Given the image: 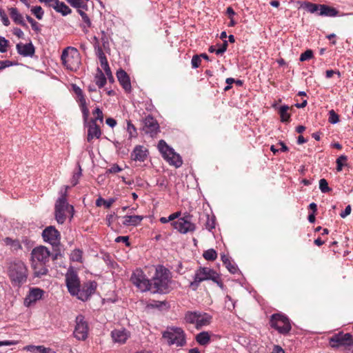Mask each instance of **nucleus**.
Here are the masks:
<instances>
[{
    "label": "nucleus",
    "mask_w": 353,
    "mask_h": 353,
    "mask_svg": "<svg viewBox=\"0 0 353 353\" xmlns=\"http://www.w3.org/2000/svg\"><path fill=\"white\" fill-rule=\"evenodd\" d=\"M68 188V187L65 186V191ZM54 208L55 219L60 224L63 223L68 216L72 218L74 215V208L67 201L66 192L57 200Z\"/></svg>",
    "instance_id": "obj_1"
},
{
    "label": "nucleus",
    "mask_w": 353,
    "mask_h": 353,
    "mask_svg": "<svg viewBox=\"0 0 353 353\" xmlns=\"http://www.w3.org/2000/svg\"><path fill=\"white\" fill-rule=\"evenodd\" d=\"M61 59L63 66L72 71L79 69L81 63L80 53L77 48L71 46L63 50Z\"/></svg>",
    "instance_id": "obj_2"
},
{
    "label": "nucleus",
    "mask_w": 353,
    "mask_h": 353,
    "mask_svg": "<svg viewBox=\"0 0 353 353\" xmlns=\"http://www.w3.org/2000/svg\"><path fill=\"white\" fill-rule=\"evenodd\" d=\"M170 282L169 271L163 268L157 269L152 283V290L154 288V292L166 293L170 290Z\"/></svg>",
    "instance_id": "obj_3"
},
{
    "label": "nucleus",
    "mask_w": 353,
    "mask_h": 353,
    "mask_svg": "<svg viewBox=\"0 0 353 353\" xmlns=\"http://www.w3.org/2000/svg\"><path fill=\"white\" fill-rule=\"evenodd\" d=\"M8 275L12 283L15 285H21L27 280L28 270L22 261L10 263L8 269Z\"/></svg>",
    "instance_id": "obj_4"
},
{
    "label": "nucleus",
    "mask_w": 353,
    "mask_h": 353,
    "mask_svg": "<svg viewBox=\"0 0 353 353\" xmlns=\"http://www.w3.org/2000/svg\"><path fill=\"white\" fill-rule=\"evenodd\" d=\"M158 149L163 159L175 168L181 166L183 161L180 155L176 153L173 148L170 147L164 140H160Z\"/></svg>",
    "instance_id": "obj_5"
},
{
    "label": "nucleus",
    "mask_w": 353,
    "mask_h": 353,
    "mask_svg": "<svg viewBox=\"0 0 353 353\" xmlns=\"http://www.w3.org/2000/svg\"><path fill=\"white\" fill-rule=\"evenodd\" d=\"M162 337L169 345L182 347L185 344V333L180 327H170L162 333Z\"/></svg>",
    "instance_id": "obj_6"
},
{
    "label": "nucleus",
    "mask_w": 353,
    "mask_h": 353,
    "mask_svg": "<svg viewBox=\"0 0 353 353\" xmlns=\"http://www.w3.org/2000/svg\"><path fill=\"white\" fill-rule=\"evenodd\" d=\"M217 276V272L208 267H200L195 271L194 279L190 283V287L196 290L199 284L208 280L215 279Z\"/></svg>",
    "instance_id": "obj_7"
},
{
    "label": "nucleus",
    "mask_w": 353,
    "mask_h": 353,
    "mask_svg": "<svg viewBox=\"0 0 353 353\" xmlns=\"http://www.w3.org/2000/svg\"><path fill=\"white\" fill-rule=\"evenodd\" d=\"M330 345L333 348L343 347L345 350H350L353 347L352 336L350 333L335 334L330 339Z\"/></svg>",
    "instance_id": "obj_8"
},
{
    "label": "nucleus",
    "mask_w": 353,
    "mask_h": 353,
    "mask_svg": "<svg viewBox=\"0 0 353 353\" xmlns=\"http://www.w3.org/2000/svg\"><path fill=\"white\" fill-rule=\"evenodd\" d=\"M89 325L85 316L79 314L75 319V325L73 331L74 337L78 341H85L88 338Z\"/></svg>",
    "instance_id": "obj_9"
},
{
    "label": "nucleus",
    "mask_w": 353,
    "mask_h": 353,
    "mask_svg": "<svg viewBox=\"0 0 353 353\" xmlns=\"http://www.w3.org/2000/svg\"><path fill=\"white\" fill-rule=\"evenodd\" d=\"M130 281L141 292L152 290V283L141 269L132 272Z\"/></svg>",
    "instance_id": "obj_10"
},
{
    "label": "nucleus",
    "mask_w": 353,
    "mask_h": 353,
    "mask_svg": "<svg viewBox=\"0 0 353 353\" xmlns=\"http://www.w3.org/2000/svg\"><path fill=\"white\" fill-rule=\"evenodd\" d=\"M270 325L279 333L285 334L291 330V325L289 319L281 314H272L270 319Z\"/></svg>",
    "instance_id": "obj_11"
},
{
    "label": "nucleus",
    "mask_w": 353,
    "mask_h": 353,
    "mask_svg": "<svg viewBox=\"0 0 353 353\" xmlns=\"http://www.w3.org/2000/svg\"><path fill=\"white\" fill-rule=\"evenodd\" d=\"M174 228L182 234H186L195 230V225L191 221V216L187 214L172 223Z\"/></svg>",
    "instance_id": "obj_12"
},
{
    "label": "nucleus",
    "mask_w": 353,
    "mask_h": 353,
    "mask_svg": "<svg viewBox=\"0 0 353 353\" xmlns=\"http://www.w3.org/2000/svg\"><path fill=\"white\" fill-rule=\"evenodd\" d=\"M50 252L45 246L34 248L31 252V262L47 263L49 261Z\"/></svg>",
    "instance_id": "obj_13"
},
{
    "label": "nucleus",
    "mask_w": 353,
    "mask_h": 353,
    "mask_svg": "<svg viewBox=\"0 0 353 353\" xmlns=\"http://www.w3.org/2000/svg\"><path fill=\"white\" fill-rule=\"evenodd\" d=\"M97 287V284L95 281H88L83 283L81 288L80 287L76 296L79 299L85 301L94 293Z\"/></svg>",
    "instance_id": "obj_14"
},
{
    "label": "nucleus",
    "mask_w": 353,
    "mask_h": 353,
    "mask_svg": "<svg viewBox=\"0 0 353 353\" xmlns=\"http://www.w3.org/2000/svg\"><path fill=\"white\" fill-rule=\"evenodd\" d=\"M65 283L70 294L76 296L80 288V281L77 274L73 271L68 272L65 275Z\"/></svg>",
    "instance_id": "obj_15"
},
{
    "label": "nucleus",
    "mask_w": 353,
    "mask_h": 353,
    "mask_svg": "<svg viewBox=\"0 0 353 353\" xmlns=\"http://www.w3.org/2000/svg\"><path fill=\"white\" fill-rule=\"evenodd\" d=\"M42 236L46 242L52 245L59 244L60 240V233L53 226L47 227L42 232Z\"/></svg>",
    "instance_id": "obj_16"
},
{
    "label": "nucleus",
    "mask_w": 353,
    "mask_h": 353,
    "mask_svg": "<svg viewBox=\"0 0 353 353\" xmlns=\"http://www.w3.org/2000/svg\"><path fill=\"white\" fill-rule=\"evenodd\" d=\"M72 87V90L77 96V101L79 102L81 107L83 118L85 120H87L89 116V110L87 106L86 100L83 95V91L79 86L75 84H73Z\"/></svg>",
    "instance_id": "obj_17"
},
{
    "label": "nucleus",
    "mask_w": 353,
    "mask_h": 353,
    "mask_svg": "<svg viewBox=\"0 0 353 353\" xmlns=\"http://www.w3.org/2000/svg\"><path fill=\"white\" fill-rule=\"evenodd\" d=\"M130 336V332L123 327L114 329L111 332L112 341L119 344L125 343Z\"/></svg>",
    "instance_id": "obj_18"
},
{
    "label": "nucleus",
    "mask_w": 353,
    "mask_h": 353,
    "mask_svg": "<svg viewBox=\"0 0 353 353\" xmlns=\"http://www.w3.org/2000/svg\"><path fill=\"white\" fill-rule=\"evenodd\" d=\"M148 154V150L143 145H136L131 152V159L135 161L143 162Z\"/></svg>",
    "instance_id": "obj_19"
},
{
    "label": "nucleus",
    "mask_w": 353,
    "mask_h": 353,
    "mask_svg": "<svg viewBox=\"0 0 353 353\" xmlns=\"http://www.w3.org/2000/svg\"><path fill=\"white\" fill-rule=\"evenodd\" d=\"M101 135L100 127L94 121H90L88 124L87 141L91 143L94 139H99Z\"/></svg>",
    "instance_id": "obj_20"
},
{
    "label": "nucleus",
    "mask_w": 353,
    "mask_h": 353,
    "mask_svg": "<svg viewBox=\"0 0 353 353\" xmlns=\"http://www.w3.org/2000/svg\"><path fill=\"white\" fill-rule=\"evenodd\" d=\"M43 290L39 288L31 289L29 292V294L27 295L24 300L25 305L28 307L32 303H35L38 300H40L43 295Z\"/></svg>",
    "instance_id": "obj_21"
},
{
    "label": "nucleus",
    "mask_w": 353,
    "mask_h": 353,
    "mask_svg": "<svg viewBox=\"0 0 353 353\" xmlns=\"http://www.w3.org/2000/svg\"><path fill=\"white\" fill-rule=\"evenodd\" d=\"M117 77L122 88L128 92L131 91V83L128 74L122 69L117 72Z\"/></svg>",
    "instance_id": "obj_22"
},
{
    "label": "nucleus",
    "mask_w": 353,
    "mask_h": 353,
    "mask_svg": "<svg viewBox=\"0 0 353 353\" xmlns=\"http://www.w3.org/2000/svg\"><path fill=\"white\" fill-rule=\"evenodd\" d=\"M145 132L150 133L151 136L156 134L159 129V124L152 117H147L144 121Z\"/></svg>",
    "instance_id": "obj_23"
},
{
    "label": "nucleus",
    "mask_w": 353,
    "mask_h": 353,
    "mask_svg": "<svg viewBox=\"0 0 353 353\" xmlns=\"http://www.w3.org/2000/svg\"><path fill=\"white\" fill-rule=\"evenodd\" d=\"M17 50L19 54L24 57L32 56L34 53V48L32 43L23 44L18 43Z\"/></svg>",
    "instance_id": "obj_24"
},
{
    "label": "nucleus",
    "mask_w": 353,
    "mask_h": 353,
    "mask_svg": "<svg viewBox=\"0 0 353 353\" xmlns=\"http://www.w3.org/2000/svg\"><path fill=\"white\" fill-rule=\"evenodd\" d=\"M8 10L10 17L12 19L15 23L21 25L26 28H28L23 20V16L19 12L16 8H10L8 9Z\"/></svg>",
    "instance_id": "obj_25"
},
{
    "label": "nucleus",
    "mask_w": 353,
    "mask_h": 353,
    "mask_svg": "<svg viewBox=\"0 0 353 353\" xmlns=\"http://www.w3.org/2000/svg\"><path fill=\"white\" fill-rule=\"evenodd\" d=\"M57 12L61 13L65 16L71 12V9L64 3L59 0H54L51 6Z\"/></svg>",
    "instance_id": "obj_26"
},
{
    "label": "nucleus",
    "mask_w": 353,
    "mask_h": 353,
    "mask_svg": "<svg viewBox=\"0 0 353 353\" xmlns=\"http://www.w3.org/2000/svg\"><path fill=\"white\" fill-rule=\"evenodd\" d=\"M23 350L32 353H56L51 348L46 347L43 345H29L25 346Z\"/></svg>",
    "instance_id": "obj_27"
},
{
    "label": "nucleus",
    "mask_w": 353,
    "mask_h": 353,
    "mask_svg": "<svg viewBox=\"0 0 353 353\" xmlns=\"http://www.w3.org/2000/svg\"><path fill=\"white\" fill-rule=\"evenodd\" d=\"M143 219V217L139 215L124 216L123 217V224L126 226H137Z\"/></svg>",
    "instance_id": "obj_28"
},
{
    "label": "nucleus",
    "mask_w": 353,
    "mask_h": 353,
    "mask_svg": "<svg viewBox=\"0 0 353 353\" xmlns=\"http://www.w3.org/2000/svg\"><path fill=\"white\" fill-rule=\"evenodd\" d=\"M46 263L31 262L35 276L40 277L47 274L48 269L46 268Z\"/></svg>",
    "instance_id": "obj_29"
},
{
    "label": "nucleus",
    "mask_w": 353,
    "mask_h": 353,
    "mask_svg": "<svg viewBox=\"0 0 353 353\" xmlns=\"http://www.w3.org/2000/svg\"><path fill=\"white\" fill-rule=\"evenodd\" d=\"M212 317L210 314L207 313H201L199 312L198 314V320L196 324V329H201L204 326H207L210 323Z\"/></svg>",
    "instance_id": "obj_30"
},
{
    "label": "nucleus",
    "mask_w": 353,
    "mask_h": 353,
    "mask_svg": "<svg viewBox=\"0 0 353 353\" xmlns=\"http://www.w3.org/2000/svg\"><path fill=\"white\" fill-rule=\"evenodd\" d=\"M338 13L339 11L334 8L326 5H321V11L319 14L326 17H336L338 15Z\"/></svg>",
    "instance_id": "obj_31"
},
{
    "label": "nucleus",
    "mask_w": 353,
    "mask_h": 353,
    "mask_svg": "<svg viewBox=\"0 0 353 353\" xmlns=\"http://www.w3.org/2000/svg\"><path fill=\"white\" fill-rule=\"evenodd\" d=\"M94 82L95 84L99 88H103L107 82L106 77L103 72H102L101 69L97 68V73L94 76Z\"/></svg>",
    "instance_id": "obj_32"
},
{
    "label": "nucleus",
    "mask_w": 353,
    "mask_h": 353,
    "mask_svg": "<svg viewBox=\"0 0 353 353\" xmlns=\"http://www.w3.org/2000/svg\"><path fill=\"white\" fill-rule=\"evenodd\" d=\"M196 341L201 345H206L210 341V335L208 332H201L196 336Z\"/></svg>",
    "instance_id": "obj_33"
},
{
    "label": "nucleus",
    "mask_w": 353,
    "mask_h": 353,
    "mask_svg": "<svg viewBox=\"0 0 353 353\" xmlns=\"http://www.w3.org/2000/svg\"><path fill=\"white\" fill-rule=\"evenodd\" d=\"M290 108L288 105H282L279 108V114L282 122H287L290 118V114L288 113Z\"/></svg>",
    "instance_id": "obj_34"
},
{
    "label": "nucleus",
    "mask_w": 353,
    "mask_h": 353,
    "mask_svg": "<svg viewBox=\"0 0 353 353\" xmlns=\"http://www.w3.org/2000/svg\"><path fill=\"white\" fill-rule=\"evenodd\" d=\"M198 312H188L185 315V321L186 323L194 324L196 326L198 320Z\"/></svg>",
    "instance_id": "obj_35"
},
{
    "label": "nucleus",
    "mask_w": 353,
    "mask_h": 353,
    "mask_svg": "<svg viewBox=\"0 0 353 353\" xmlns=\"http://www.w3.org/2000/svg\"><path fill=\"white\" fill-rule=\"evenodd\" d=\"M115 202V199L111 198L108 200H105L102 198H99L96 201V205L97 206H101L103 205L106 208H109L111 205Z\"/></svg>",
    "instance_id": "obj_36"
},
{
    "label": "nucleus",
    "mask_w": 353,
    "mask_h": 353,
    "mask_svg": "<svg viewBox=\"0 0 353 353\" xmlns=\"http://www.w3.org/2000/svg\"><path fill=\"white\" fill-rule=\"evenodd\" d=\"M203 256L208 261H214L217 257V253L214 249H209L203 252Z\"/></svg>",
    "instance_id": "obj_37"
},
{
    "label": "nucleus",
    "mask_w": 353,
    "mask_h": 353,
    "mask_svg": "<svg viewBox=\"0 0 353 353\" xmlns=\"http://www.w3.org/2000/svg\"><path fill=\"white\" fill-rule=\"evenodd\" d=\"M94 115V118L91 119V121H94L97 123V121H99L101 123L103 121V114L101 110L99 108H96L95 110L92 112Z\"/></svg>",
    "instance_id": "obj_38"
},
{
    "label": "nucleus",
    "mask_w": 353,
    "mask_h": 353,
    "mask_svg": "<svg viewBox=\"0 0 353 353\" xmlns=\"http://www.w3.org/2000/svg\"><path fill=\"white\" fill-rule=\"evenodd\" d=\"M127 131L129 134L130 139L137 136V129L130 121H127Z\"/></svg>",
    "instance_id": "obj_39"
},
{
    "label": "nucleus",
    "mask_w": 353,
    "mask_h": 353,
    "mask_svg": "<svg viewBox=\"0 0 353 353\" xmlns=\"http://www.w3.org/2000/svg\"><path fill=\"white\" fill-rule=\"evenodd\" d=\"M305 8L310 13H314L316 12L321 11V5L315 4L312 3H307L305 5Z\"/></svg>",
    "instance_id": "obj_40"
},
{
    "label": "nucleus",
    "mask_w": 353,
    "mask_h": 353,
    "mask_svg": "<svg viewBox=\"0 0 353 353\" xmlns=\"http://www.w3.org/2000/svg\"><path fill=\"white\" fill-rule=\"evenodd\" d=\"M70 259L73 261L81 262L82 259V252L80 250H74L70 255Z\"/></svg>",
    "instance_id": "obj_41"
},
{
    "label": "nucleus",
    "mask_w": 353,
    "mask_h": 353,
    "mask_svg": "<svg viewBox=\"0 0 353 353\" xmlns=\"http://www.w3.org/2000/svg\"><path fill=\"white\" fill-rule=\"evenodd\" d=\"M31 12L39 20L43 18V11L41 6H34L32 8Z\"/></svg>",
    "instance_id": "obj_42"
},
{
    "label": "nucleus",
    "mask_w": 353,
    "mask_h": 353,
    "mask_svg": "<svg viewBox=\"0 0 353 353\" xmlns=\"http://www.w3.org/2000/svg\"><path fill=\"white\" fill-rule=\"evenodd\" d=\"M319 188L323 193L329 192L331 189L328 186V183L325 179H321L319 181Z\"/></svg>",
    "instance_id": "obj_43"
},
{
    "label": "nucleus",
    "mask_w": 353,
    "mask_h": 353,
    "mask_svg": "<svg viewBox=\"0 0 353 353\" xmlns=\"http://www.w3.org/2000/svg\"><path fill=\"white\" fill-rule=\"evenodd\" d=\"M328 121L330 123L332 124H336L339 121V115L334 112V110H331L329 111Z\"/></svg>",
    "instance_id": "obj_44"
},
{
    "label": "nucleus",
    "mask_w": 353,
    "mask_h": 353,
    "mask_svg": "<svg viewBox=\"0 0 353 353\" xmlns=\"http://www.w3.org/2000/svg\"><path fill=\"white\" fill-rule=\"evenodd\" d=\"M346 161H347V157L344 156V155L339 157L336 159V164H337L336 170L338 172H340L342 170L343 166L344 165V163L346 162Z\"/></svg>",
    "instance_id": "obj_45"
},
{
    "label": "nucleus",
    "mask_w": 353,
    "mask_h": 353,
    "mask_svg": "<svg viewBox=\"0 0 353 353\" xmlns=\"http://www.w3.org/2000/svg\"><path fill=\"white\" fill-rule=\"evenodd\" d=\"M313 56V52L311 50H307L305 52L302 53L300 56V61H305L310 59Z\"/></svg>",
    "instance_id": "obj_46"
},
{
    "label": "nucleus",
    "mask_w": 353,
    "mask_h": 353,
    "mask_svg": "<svg viewBox=\"0 0 353 353\" xmlns=\"http://www.w3.org/2000/svg\"><path fill=\"white\" fill-rule=\"evenodd\" d=\"M0 18L3 23V24L6 26H8L10 25V21L8 19V17L6 14V13L0 8Z\"/></svg>",
    "instance_id": "obj_47"
},
{
    "label": "nucleus",
    "mask_w": 353,
    "mask_h": 353,
    "mask_svg": "<svg viewBox=\"0 0 353 353\" xmlns=\"http://www.w3.org/2000/svg\"><path fill=\"white\" fill-rule=\"evenodd\" d=\"M99 58L101 66L103 69L109 66L107 59H106L105 54L102 52H101L99 53Z\"/></svg>",
    "instance_id": "obj_48"
},
{
    "label": "nucleus",
    "mask_w": 353,
    "mask_h": 353,
    "mask_svg": "<svg viewBox=\"0 0 353 353\" xmlns=\"http://www.w3.org/2000/svg\"><path fill=\"white\" fill-rule=\"evenodd\" d=\"M26 19L31 24V26L34 30H35L36 32H39L40 30L39 23L37 21H35L32 17L27 15Z\"/></svg>",
    "instance_id": "obj_49"
},
{
    "label": "nucleus",
    "mask_w": 353,
    "mask_h": 353,
    "mask_svg": "<svg viewBox=\"0 0 353 353\" xmlns=\"http://www.w3.org/2000/svg\"><path fill=\"white\" fill-rule=\"evenodd\" d=\"M201 57L198 55H194L192 57L191 63L193 68H197L201 65Z\"/></svg>",
    "instance_id": "obj_50"
},
{
    "label": "nucleus",
    "mask_w": 353,
    "mask_h": 353,
    "mask_svg": "<svg viewBox=\"0 0 353 353\" xmlns=\"http://www.w3.org/2000/svg\"><path fill=\"white\" fill-rule=\"evenodd\" d=\"M122 170L123 169L120 166H119L117 164H113L110 168H108L106 170V173L115 174V173L121 172Z\"/></svg>",
    "instance_id": "obj_51"
},
{
    "label": "nucleus",
    "mask_w": 353,
    "mask_h": 353,
    "mask_svg": "<svg viewBox=\"0 0 353 353\" xmlns=\"http://www.w3.org/2000/svg\"><path fill=\"white\" fill-rule=\"evenodd\" d=\"M8 40L4 37H0V52H5L7 50Z\"/></svg>",
    "instance_id": "obj_52"
},
{
    "label": "nucleus",
    "mask_w": 353,
    "mask_h": 353,
    "mask_svg": "<svg viewBox=\"0 0 353 353\" xmlns=\"http://www.w3.org/2000/svg\"><path fill=\"white\" fill-rule=\"evenodd\" d=\"M4 242L6 245L14 246V248H20V245L18 241H14L11 239L10 238H6L4 239Z\"/></svg>",
    "instance_id": "obj_53"
},
{
    "label": "nucleus",
    "mask_w": 353,
    "mask_h": 353,
    "mask_svg": "<svg viewBox=\"0 0 353 353\" xmlns=\"http://www.w3.org/2000/svg\"><path fill=\"white\" fill-rule=\"evenodd\" d=\"M79 13L81 15L82 20L88 26L91 25L90 20L88 15L82 10H79Z\"/></svg>",
    "instance_id": "obj_54"
},
{
    "label": "nucleus",
    "mask_w": 353,
    "mask_h": 353,
    "mask_svg": "<svg viewBox=\"0 0 353 353\" xmlns=\"http://www.w3.org/2000/svg\"><path fill=\"white\" fill-rule=\"evenodd\" d=\"M227 48H228V41H224L222 46L220 48H219L218 49H216L217 50H216V54H223V52H225L226 51Z\"/></svg>",
    "instance_id": "obj_55"
},
{
    "label": "nucleus",
    "mask_w": 353,
    "mask_h": 353,
    "mask_svg": "<svg viewBox=\"0 0 353 353\" xmlns=\"http://www.w3.org/2000/svg\"><path fill=\"white\" fill-rule=\"evenodd\" d=\"M227 269L229 270L230 272L232 274H235L238 271L237 267L232 264V262L228 263L225 265Z\"/></svg>",
    "instance_id": "obj_56"
},
{
    "label": "nucleus",
    "mask_w": 353,
    "mask_h": 353,
    "mask_svg": "<svg viewBox=\"0 0 353 353\" xmlns=\"http://www.w3.org/2000/svg\"><path fill=\"white\" fill-rule=\"evenodd\" d=\"M81 175V168H79V171L77 173L74 174L72 176V185H75L77 184Z\"/></svg>",
    "instance_id": "obj_57"
},
{
    "label": "nucleus",
    "mask_w": 353,
    "mask_h": 353,
    "mask_svg": "<svg viewBox=\"0 0 353 353\" xmlns=\"http://www.w3.org/2000/svg\"><path fill=\"white\" fill-rule=\"evenodd\" d=\"M68 2L74 8H81L82 6L81 0H68Z\"/></svg>",
    "instance_id": "obj_58"
},
{
    "label": "nucleus",
    "mask_w": 353,
    "mask_h": 353,
    "mask_svg": "<svg viewBox=\"0 0 353 353\" xmlns=\"http://www.w3.org/2000/svg\"><path fill=\"white\" fill-rule=\"evenodd\" d=\"M351 211H352L351 206L350 205H348L347 206H346L345 210L340 214L341 217L345 218L347 216H348L351 213Z\"/></svg>",
    "instance_id": "obj_59"
},
{
    "label": "nucleus",
    "mask_w": 353,
    "mask_h": 353,
    "mask_svg": "<svg viewBox=\"0 0 353 353\" xmlns=\"http://www.w3.org/2000/svg\"><path fill=\"white\" fill-rule=\"evenodd\" d=\"M17 343H18L17 341H0V347L13 345H17Z\"/></svg>",
    "instance_id": "obj_60"
},
{
    "label": "nucleus",
    "mask_w": 353,
    "mask_h": 353,
    "mask_svg": "<svg viewBox=\"0 0 353 353\" xmlns=\"http://www.w3.org/2000/svg\"><path fill=\"white\" fill-rule=\"evenodd\" d=\"M13 34L14 35H16L17 37H18L19 38H23L24 36L23 32L20 28H14L13 29Z\"/></svg>",
    "instance_id": "obj_61"
},
{
    "label": "nucleus",
    "mask_w": 353,
    "mask_h": 353,
    "mask_svg": "<svg viewBox=\"0 0 353 353\" xmlns=\"http://www.w3.org/2000/svg\"><path fill=\"white\" fill-rule=\"evenodd\" d=\"M272 353H285V350L278 345H274L272 348Z\"/></svg>",
    "instance_id": "obj_62"
},
{
    "label": "nucleus",
    "mask_w": 353,
    "mask_h": 353,
    "mask_svg": "<svg viewBox=\"0 0 353 353\" xmlns=\"http://www.w3.org/2000/svg\"><path fill=\"white\" fill-rule=\"evenodd\" d=\"M107 125L111 128H114L117 125V121L112 118H108L105 121Z\"/></svg>",
    "instance_id": "obj_63"
},
{
    "label": "nucleus",
    "mask_w": 353,
    "mask_h": 353,
    "mask_svg": "<svg viewBox=\"0 0 353 353\" xmlns=\"http://www.w3.org/2000/svg\"><path fill=\"white\" fill-rule=\"evenodd\" d=\"M226 13L228 15L229 18H233V17L235 15V12L232 9V7H228L226 10Z\"/></svg>",
    "instance_id": "obj_64"
}]
</instances>
